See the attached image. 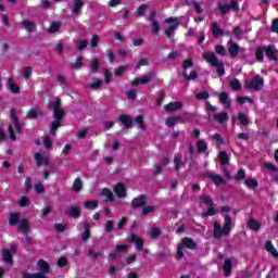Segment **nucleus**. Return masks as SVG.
Listing matches in <instances>:
<instances>
[{"label": "nucleus", "instance_id": "1", "mask_svg": "<svg viewBox=\"0 0 278 278\" xmlns=\"http://www.w3.org/2000/svg\"><path fill=\"white\" fill-rule=\"evenodd\" d=\"M233 225V219L229 215L224 217V228L217 220L213 224V238L215 240H220L223 236H229L231 233V226Z\"/></svg>", "mask_w": 278, "mask_h": 278}, {"label": "nucleus", "instance_id": "2", "mask_svg": "<svg viewBox=\"0 0 278 278\" xmlns=\"http://www.w3.org/2000/svg\"><path fill=\"white\" fill-rule=\"evenodd\" d=\"M203 59L211 64V66H214L217 68L216 73L219 75V77H223L225 75V63L223 61H218V58L214 52H204Z\"/></svg>", "mask_w": 278, "mask_h": 278}, {"label": "nucleus", "instance_id": "3", "mask_svg": "<svg viewBox=\"0 0 278 278\" xmlns=\"http://www.w3.org/2000/svg\"><path fill=\"white\" fill-rule=\"evenodd\" d=\"M64 116H66V112H64V109L53 110L54 121L51 123L50 126V136H55V134H58V129L62 127V121H64Z\"/></svg>", "mask_w": 278, "mask_h": 278}, {"label": "nucleus", "instance_id": "4", "mask_svg": "<svg viewBox=\"0 0 278 278\" xmlns=\"http://www.w3.org/2000/svg\"><path fill=\"white\" fill-rule=\"evenodd\" d=\"M184 249H189V251H194L197 249V242H194V239L190 237L182 238L181 242L178 243V248L176 252L177 260H182Z\"/></svg>", "mask_w": 278, "mask_h": 278}, {"label": "nucleus", "instance_id": "5", "mask_svg": "<svg viewBox=\"0 0 278 278\" xmlns=\"http://www.w3.org/2000/svg\"><path fill=\"white\" fill-rule=\"evenodd\" d=\"M194 66V61L189 58L182 62V77H185L186 81H194L199 79V72L192 71L188 75V68H192Z\"/></svg>", "mask_w": 278, "mask_h": 278}, {"label": "nucleus", "instance_id": "6", "mask_svg": "<svg viewBox=\"0 0 278 278\" xmlns=\"http://www.w3.org/2000/svg\"><path fill=\"white\" fill-rule=\"evenodd\" d=\"M217 9L222 16H227V14H229L231 11L238 14V12H240V4L238 3V0H231L229 4L219 2L217 4Z\"/></svg>", "mask_w": 278, "mask_h": 278}, {"label": "nucleus", "instance_id": "7", "mask_svg": "<svg viewBox=\"0 0 278 278\" xmlns=\"http://www.w3.org/2000/svg\"><path fill=\"white\" fill-rule=\"evenodd\" d=\"M244 87L248 90H255L256 92H260V90L264 88V78L260 75H256L251 81H245Z\"/></svg>", "mask_w": 278, "mask_h": 278}, {"label": "nucleus", "instance_id": "8", "mask_svg": "<svg viewBox=\"0 0 278 278\" xmlns=\"http://www.w3.org/2000/svg\"><path fill=\"white\" fill-rule=\"evenodd\" d=\"M16 245H11L10 250H2V262L12 266L14 264V255H16Z\"/></svg>", "mask_w": 278, "mask_h": 278}, {"label": "nucleus", "instance_id": "9", "mask_svg": "<svg viewBox=\"0 0 278 278\" xmlns=\"http://www.w3.org/2000/svg\"><path fill=\"white\" fill-rule=\"evenodd\" d=\"M155 77V73L153 72H148V75L135 78L131 81V86H146V84H150L151 79Z\"/></svg>", "mask_w": 278, "mask_h": 278}, {"label": "nucleus", "instance_id": "10", "mask_svg": "<svg viewBox=\"0 0 278 278\" xmlns=\"http://www.w3.org/2000/svg\"><path fill=\"white\" fill-rule=\"evenodd\" d=\"M128 242H131L135 244L137 251H142L144 249V240L140 237H138L137 233H130L127 238Z\"/></svg>", "mask_w": 278, "mask_h": 278}, {"label": "nucleus", "instance_id": "11", "mask_svg": "<svg viewBox=\"0 0 278 278\" xmlns=\"http://www.w3.org/2000/svg\"><path fill=\"white\" fill-rule=\"evenodd\" d=\"M113 191L117 199H125V197H127V187H125L124 182H117L114 186Z\"/></svg>", "mask_w": 278, "mask_h": 278}, {"label": "nucleus", "instance_id": "12", "mask_svg": "<svg viewBox=\"0 0 278 278\" xmlns=\"http://www.w3.org/2000/svg\"><path fill=\"white\" fill-rule=\"evenodd\" d=\"M278 50L275 49L271 45L265 46V55L269 60V62H278L277 58Z\"/></svg>", "mask_w": 278, "mask_h": 278}, {"label": "nucleus", "instance_id": "13", "mask_svg": "<svg viewBox=\"0 0 278 278\" xmlns=\"http://www.w3.org/2000/svg\"><path fill=\"white\" fill-rule=\"evenodd\" d=\"M144 205H147V195L144 194L132 199L130 203V207H132V210H138V207H144Z\"/></svg>", "mask_w": 278, "mask_h": 278}, {"label": "nucleus", "instance_id": "14", "mask_svg": "<svg viewBox=\"0 0 278 278\" xmlns=\"http://www.w3.org/2000/svg\"><path fill=\"white\" fill-rule=\"evenodd\" d=\"M169 162L170 160L168 159V156L164 155L161 164H154V170L152 172V175H154V177H157V175H161L162 168H164V166L169 164Z\"/></svg>", "mask_w": 278, "mask_h": 278}, {"label": "nucleus", "instance_id": "15", "mask_svg": "<svg viewBox=\"0 0 278 278\" xmlns=\"http://www.w3.org/2000/svg\"><path fill=\"white\" fill-rule=\"evenodd\" d=\"M206 177L212 180L215 186H225V184H227L225 178L218 174H206Z\"/></svg>", "mask_w": 278, "mask_h": 278}, {"label": "nucleus", "instance_id": "16", "mask_svg": "<svg viewBox=\"0 0 278 278\" xmlns=\"http://www.w3.org/2000/svg\"><path fill=\"white\" fill-rule=\"evenodd\" d=\"M11 118L13 121V125L15 127L16 132L23 134V126H21V123L18 122V117L16 116V111L14 109H11Z\"/></svg>", "mask_w": 278, "mask_h": 278}, {"label": "nucleus", "instance_id": "17", "mask_svg": "<svg viewBox=\"0 0 278 278\" xmlns=\"http://www.w3.org/2000/svg\"><path fill=\"white\" fill-rule=\"evenodd\" d=\"M118 121L122 123L125 129H131V127L134 126V121L129 118V115L122 114L118 116Z\"/></svg>", "mask_w": 278, "mask_h": 278}, {"label": "nucleus", "instance_id": "18", "mask_svg": "<svg viewBox=\"0 0 278 278\" xmlns=\"http://www.w3.org/2000/svg\"><path fill=\"white\" fill-rule=\"evenodd\" d=\"M214 121L216 123H219V125H224V123H227L229 121V113L228 112H222L213 115Z\"/></svg>", "mask_w": 278, "mask_h": 278}, {"label": "nucleus", "instance_id": "19", "mask_svg": "<svg viewBox=\"0 0 278 278\" xmlns=\"http://www.w3.org/2000/svg\"><path fill=\"white\" fill-rule=\"evenodd\" d=\"M231 270H233V261L231 258H226L224 261V275L225 277L231 276Z\"/></svg>", "mask_w": 278, "mask_h": 278}, {"label": "nucleus", "instance_id": "20", "mask_svg": "<svg viewBox=\"0 0 278 278\" xmlns=\"http://www.w3.org/2000/svg\"><path fill=\"white\" fill-rule=\"evenodd\" d=\"M22 25L28 34H34L35 31H37L36 24L29 20H23Z\"/></svg>", "mask_w": 278, "mask_h": 278}, {"label": "nucleus", "instance_id": "21", "mask_svg": "<svg viewBox=\"0 0 278 278\" xmlns=\"http://www.w3.org/2000/svg\"><path fill=\"white\" fill-rule=\"evenodd\" d=\"M211 29L214 38H218V36H225V30L218 27V22H213Z\"/></svg>", "mask_w": 278, "mask_h": 278}, {"label": "nucleus", "instance_id": "22", "mask_svg": "<svg viewBox=\"0 0 278 278\" xmlns=\"http://www.w3.org/2000/svg\"><path fill=\"white\" fill-rule=\"evenodd\" d=\"M237 118L240 123V125H243V127H249V125H251V119L249 118V116H247V114L239 112L237 114Z\"/></svg>", "mask_w": 278, "mask_h": 278}, {"label": "nucleus", "instance_id": "23", "mask_svg": "<svg viewBox=\"0 0 278 278\" xmlns=\"http://www.w3.org/2000/svg\"><path fill=\"white\" fill-rule=\"evenodd\" d=\"M265 250L270 253V255H273V257H275L276 260H278V251L275 248V245H273V241H266L265 243Z\"/></svg>", "mask_w": 278, "mask_h": 278}, {"label": "nucleus", "instance_id": "24", "mask_svg": "<svg viewBox=\"0 0 278 278\" xmlns=\"http://www.w3.org/2000/svg\"><path fill=\"white\" fill-rule=\"evenodd\" d=\"M218 97L219 103L226 105L228 109L231 108V101H229V93H227L226 91H222Z\"/></svg>", "mask_w": 278, "mask_h": 278}, {"label": "nucleus", "instance_id": "25", "mask_svg": "<svg viewBox=\"0 0 278 278\" xmlns=\"http://www.w3.org/2000/svg\"><path fill=\"white\" fill-rule=\"evenodd\" d=\"M228 53H230V58H238L240 54V46H238L236 42L230 43L228 47Z\"/></svg>", "mask_w": 278, "mask_h": 278}, {"label": "nucleus", "instance_id": "26", "mask_svg": "<svg viewBox=\"0 0 278 278\" xmlns=\"http://www.w3.org/2000/svg\"><path fill=\"white\" fill-rule=\"evenodd\" d=\"M18 223H21V213H11L9 216V225L15 227Z\"/></svg>", "mask_w": 278, "mask_h": 278}, {"label": "nucleus", "instance_id": "27", "mask_svg": "<svg viewBox=\"0 0 278 278\" xmlns=\"http://www.w3.org/2000/svg\"><path fill=\"white\" fill-rule=\"evenodd\" d=\"M90 73H92V75L99 73V68H101V61L99 59H93L90 62Z\"/></svg>", "mask_w": 278, "mask_h": 278}, {"label": "nucleus", "instance_id": "28", "mask_svg": "<svg viewBox=\"0 0 278 278\" xmlns=\"http://www.w3.org/2000/svg\"><path fill=\"white\" fill-rule=\"evenodd\" d=\"M248 228L252 229V231H260L262 229V224H260L255 218H250L248 220Z\"/></svg>", "mask_w": 278, "mask_h": 278}, {"label": "nucleus", "instance_id": "29", "mask_svg": "<svg viewBox=\"0 0 278 278\" xmlns=\"http://www.w3.org/2000/svg\"><path fill=\"white\" fill-rule=\"evenodd\" d=\"M68 216L71 218H79L81 216V208L79 206H70Z\"/></svg>", "mask_w": 278, "mask_h": 278}, {"label": "nucleus", "instance_id": "30", "mask_svg": "<svg viewBox=\"0 0 278 278\" xmlns=\"http://www.w3.org/2000/svg\"><path fill=\"white\" fill-rule=\"evenodd\" d=\"M264 53H266L265 46L255 48L256 62H264Z\"/></svg>", "mask_w": 278, "mask_h": 278}, {"label": "nucleus", "instance_id": "31", "mask_svg": "<svg viewBox=\"0 0 278 278\" xmlns=\"http://www.w3.org/2000/svg\"><path fill=\"white\" fill-rule=\"evenodd\" d=\"M84 227L81 240L83 242H88V240H90V223L85 222Z\"/></svg>", "mask_w": 278, "mask_h": 278}, {"label": "nucleus", "instance_id": "32", "mask_svg": "<svg viewBox=\"0 0 278 278\" xmlns=\"http://www.w3.org/2000/svg\"><path fill=\"white\" fill-rule=\"evenodd\" d=\"M84 10V0H74V4L72 8L73 14H79Z\"/></svg>", "mask_w": 278, "mask_h": 278}, {"label": "nucleus", "instance_id": "33", "mask_svg": "<svg viewBox=\"0 0 278 278\" xmlns=\"http://www.w3.org/2000/svg\"><path fill=\"white\" fill-rule=\"evenodd\" d=\"M9 84V90L13 93V94H21V87L18 85H16L12 78H9L8 80Z\"/></svg>", "mask_w": 278, "mask_h": 278}, {"label": "nucleus", "instance_id": "34", "mask_svg": "<svg viewBox=\"0 0 278 278\" xmlns=\"http://www.w3.org/2000/svg\"><path fill=\"white\" fill-rule=\"evenodd\" d=\"M200 201L207 207H214V200H212V197L207 194L200 195Z\"/></svg>", "mask_w": 278, "mask_h": 278}, {"label": "nucleus", "instance_id": "35", "mask_svg": "<svg viewBox=\"0 0 278 278\" xmlns=\"http://www.w3.org/2000/svg\"><path fill=\"white\" fill-rule=\"evenodd\" d=\"M18 231L22 233H29V220L28 219H22L20 222Z\"/></svg>", "mask_w": 278, "mask_h": 278}, {"label": "nucleus", "instance_id": "36", "mask_svg": "<svg viewBox=\"0 0 278 278\" xmlns=\"http://www.w3.org/2000/svg\"><path fill=\"white\" fill-rule=\"evenodd\" d=\"M38 266L41 269V273L45 275L51 271V266H49V263H47L45 260L38 261Z\"/></svg>", "mask_w": 278, "mask_h": 278}, {"label": "nucleus", "instance_id": "37", "mask_svg": "<svg viewBox=\"0 0 278 278\" xmlns=\"http://www.w3.org/2000/svg\"><path fill=\"white\" fill-rule=\"evenodd\" d=\"M244 185L247 188H250V190H255V188L260 186V182H257V179L255 178H248L245 179Z\"/></svg>", "mask_w": 278, "mask_h": 278}, {"label": "nucleus", "instance_id": "38", "mask_svg": "<svg viewBox=\"0 0 278 278\" xmlns=\"http://www.w3.org/2000/svg\"><path fill=\"white\" fill-rule=\"evenodd\" d=\"M102 197H105L106 202L114 201V193L109 188L102 189Z\"/></svg>", "mask_w": 278, "mask_h": 278}, {"label": "nucleus", "instance_id": "39", "mask_svg": "<svg viewBox=\"0 0 278 278\" xmlns=\"http://www.w3.org/2000/svg\"><path fill=\"white\" fill-rule=\"evenodd\" d=\"M230 88L235 92H239V90H242V83H240V80L235 78V79L230 80Z\"/></svg>", "mask_w": 278, "mask_h": 278}, {"label": "nucleus", "instance_id": "40", "mask_svg": "<svg viewBox=\"0 0 278 278\" xmlns=\"http://www.w3.org/2000/svg\"><path fill=\"white\" fill-rule=\"evenodd\" d=\"M218 157L223 166H227V164H229V154H227L225 151L219 152Z\"/></svg>", "mask_w": 278, "mask_h": 278}, {"label": "nucleus", "instance_id": "41", "mask_svg": "<svg viewBox=\"0 0 278 278\" xmlns=\"http://www.w3.org/2000/svg\"><path fill=\"white\" fill-rule=\"evenodd\" d=\"M81 188H84V182L81 181V178H76L73 184L74 192H81Z\"/></svg>", "mask_w": 278, "mask_h": 278}, {"label": "nucleus", "instance_id": "42", "mask_svg": "<svg viewBox=\"0 0 278 278\" xmlns=\"http://www.w3.org/2000/svg\"><path fill=\"white\" fill-rule=\"evenodd\" d=\"M84 66V56H77L75 63H70V68H81Z\"/></svg>", "mask_w": 278, "mask_h": 278}, {"label": "nucleus", "instance_id": "43", "mask_svg": "<svg viewBox=\"0 0 278 278\" xmlns=\"http://www.w3.org/2000/svg\"><path fill=\"white\" fill-rule=\"evenodd\" d=\"M101 251H94L93 249L87 251V257H90L91 260H97L98 257H101Z\"/></svg>", "mask_w": 278, "mask_h": 278}, {"label": "nucleus", "instance_id": "44", "mask_svg": "<svg viewBox=\"0 0 278 278\" xmlns=\"http://www.w3.org/2000/svg\"><path fill=\"white\" fill-rule=\"evenodd\" d=\"M195 99H198V101H207V99H210V92L207 90L199 92L195 94Z\"/></svg>", "mask_w": 278, "mask_h": 278}, {"label": "nucleus", "instance_id": "45", "mask_svg": "<svg viewBox=\"0 0 278 278\" xmlns=\"http://www.w3.org/2000/svg\"><path fill=\"white\" fill-rule=\"evenodd\" d=\"M83 205L86 210H92V208L96 210V207H99V202H97V201H85L83 203Z\"/></svg>", "mask_w": 278, "mask_h": 278}, {"label": "nucleus", "instance_id": "46", "mask_svg": "<svg viewBox=\"0 0 278 278\" xmlns=\"http://www.w3.org/2000/svg\"><path fill=\"white\" fill-rule=\"evenodd\" d=\"M49 34H55L60 31V22H52L48 28Z\"/></svg>", "mask_w": 278, "mask_h": 278}, {"label": "nucleus", "instance_id": "47", "mask_svg": "<svg viewBox=\"0 0 278 278\" xmlns=\"http://www.w3.org/2000/svg\"><path fill=\"white\" fill-rule=\"evenodd\" d=\"M88 48V41L87 40H78L76 41V51H84V49Z\"/></svg>", "mask_w": 278, "mask_h": 278}, {"label": "nucleus", "instance_id": "48", "mask_svg": "<svg viewBox=\"0 0 278 278\" xmlns=\"http://www.w3.org/2000/svg\"><path fill=\"white\" fill-rule=\"evenodd\" d=\"M245 178H247V172L244 170V168H240L237 175H235L236 181H242V179H245Z\"/></svg>", "mask_w": 278, "mask_h": 278}, {"label": "nucleus", "instance_id": "49", "mask_svg": "<svg viewBox=\"0 0 278 278\" xmlns=\"http://www.w3.org/2000/svg\"><path fill=\"white\" fill-rule=\"evenodd\" d=\"M56 266H59V268H65V266H68V258H66V256H61L56 261Z\"/></svg>", "mask_w": 278, "mask_h": 278}, {"label": "nucleus", "instance_id": "50", "mask_svg": "<svg viewBox=\"0 0 278 278\" xmlns=\"http://www.w3.org/2000/svg\"><path fill=\"white\" fill-rule=\"evenodd\" d=\"M207 151V143L204 140L198 141V152L199 153H205Z\"/></svg>", "mask_w": 278, "mask_h": 278}, {"label": "nucleus", "instance_id": "51", "mask_svg": "<svg viewBox=\"0 0 278 278\" xmlns=\"http://www.w3.org/2000/svg\"><path fill=\"white\" fill-rule=\"evenodd\" d=\"M103 86V80L102 79H93V81L89 85V87L92 90H99V88Z\"/></svg>", "mask_w": 278, "mask_h": 278}, {"label": "nucleus", "instance_id": "52", "mask_svg": "<svg viewBox=\"0 0 278 278\" xmlns=\"http://www.w3.org/2000/svg\"><path fill=\"white\" fill-rule=\"evenodd\" d=\"M104 230L106 233H112L114 231V220L110 219L104 224Z\"/></svg>", "mask_w": 278, "mask_h": 278}, {"label": "nucleus", "instance_id": "53", "mask_svg": "<svg viewBox=\"0 0 278 278\" xmlns=\"http://www.w3.org/2000/svg\"><path fill=\"white\" fill-rule=\"evenodd\" d=\"M173 31H175V24H170L169 27L167 29H165L164 34L165 36L168 38V40H170L173 42Z\"/></svg>", "mask_w": 278, "mask_h": 278}, {"label": "nucleus", "instance_id": "54", "mask_svg": "<svg viewBox=\"0 0 278 278\" xmlns=\"http://www.w3.org/2000/svg\"><path fill=\"white\" fill-rule=\"evenodd\" d=\"M31 73H34V68L31 66H27L22 72V76L24 79H29V77H31Z\"/></svg>", "mask_w": 278, "mask_h": 278}, {"label": "nucleus", "instance_id": "55", "mask_svg": "<svg viewBox=\"0 0 278 278\" xmlns=\"http://www.w3.org/2000/svg\"><path fill=\"white\" fill-rule=\"evenodd\" d=\"M207 216H216V208L214 206H208V210L202 213L203 218H207Z\"/></svg>", "mask_w": 278, "mask_h": 278}, {"label": "nucleus", "instance_id": "56", "mask_svg": "<svg viewBox=\"0 0 278 278\" xmlns=\"http://www.w3.org/2000/svg\"><path fill=\"white\" fill-rule=\"evenodd\" d=\"M160 236H162V230H160V228H153L150 231V238H152V240L160 238Z\"/></svg>", "mask_w": 278, "mask_h": 278}, {"label": "nucleus", "instance_id": "57", "mask_svg": "<svg viewBox=\"0 0 278 278\" xmlns=\"http://www.w3.org/2000/svg\"><path fill=\"white\" fill-rule=\"evenodd\" d=\"M35 162H36L37 166H42V164L45 162V156L40 152H37L35 154Z\"/></svg>", "mask_w": 278, "mask_h": 278}, {"label": "nucleus", "instance_id": "58", "mask_svg": "<svg viewBox=\"0 0 278 278\" xmlns=\"http://www.w3.org/2000/svg\"><path fill=\"white\" fill-rule=\"evenodd\" d=\"M18 205L20 207H27L29 205V198H27L26 195L21 197Z\"/></svg>", "mask_w": 278, "mask_h": 278}, {"label": "nucleus", "instance_id": "59", "mask_svg": "<svg viewBox=\"0 0 278 278\" xmlns=\"http://www.w3.org/2000/svg\"><path fill=\"white\" fill-rule=\"evenodd\" d=\"M90 45H91V49H97V47H99V35L97 34L92 35Z\"/></svg>", "mask_w": 278, "mask_h": 278}, {"label": "nucleus", "instance_id": "60", "mask_svg": "<svg viewBox=\"0 0 278 278\" xmlns=\"http://www.w3.org/2000/svg\"><path fill=\"white\" fill-rule=\"evenodd\" d=\"M237 103H240V105H244V103H253V99L249 97H239L237 98Z\"/></svg>", "mask_w": 278, "mask_h": 278}, {"label": "nucleus", "instance_id": "61", "mask_svg": "<svg viewBox=\"0 0 278 278\" xmlns=\"http://www.w3.org/2000/svg\"><path fill=\"white\" fill-rule=\"evenodd\" d=\"M152 212H155V206H144L141 211L142 216H149Z\"/></svg>", "mask_w": 278, "mask_h": 278}, {"label": "nucleus", "instance_id": "62", "mask_svg": "<svg viewBox=\"0 0 278 278\" xmlns=\"http://www.w3.org/2000/svg\"><path fill=\"white\" fill-rule=\"evenodd\" d=\"M215 52L218 55H227V50L225 49V46H220V45L215 46Z\"/></svg>", "mask_w": 278, "mask_h": 278}, {"label": "nucleus", "instance_id": "63", "mask_svg": "<svg viewBox=\"0 0 278 278\" xmlns=\"http://www.w3.org/2000/svg\"><path fill=\"white\" fill-rule=\"evenodd\" d=\"M147 4H141L138 9H137V16H144V14L147 13Z\"/></svg>", "mask_w": 278, "mask_h": 278}, {"label": "nucleus", "instance_id": "64", "mask_svg": "<svg viewBox=\"0 0 278 278\" xmlns=\"http://www.w3.org/2000/svg\"><path fill=\"white\" fill-rule=\"evenodd\" d=\"M270 31L273 34H278V17L273 20L271 26H270Z\"/></svg>", "mask_w": 278, "mask_h": 278}]
</instances>
